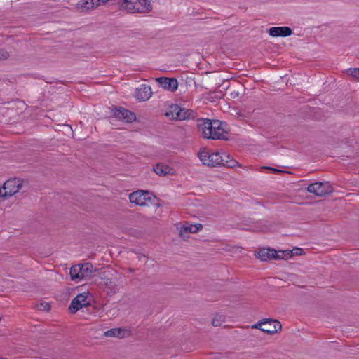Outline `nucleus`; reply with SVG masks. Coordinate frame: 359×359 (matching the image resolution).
<instances>
[{
    "mask_svg": "<svg viewBox=\"0 0 359 359\" xmlns=\"http://www.w3.org/2000/svg\"><path fill=\"white\" fill-rule=\"evenodd\" d=\"M265 321L266 322V323H267V325L261 328V331L263 332L272 334L281 329V324L278 320L265 319Z\"/></svg>",
    "mask_w": 359,
    "mask_h": 359,
    "instance_id": "4468645a",
    "label": "nucleus"
},
{
    "mask_svg": "<svg viewBox=\"0 0 359 359\" xmlns=\"http://www.w3.org/2000/svg\"><path fill=\"white\" fill-rule=\"evenodd\" d=\"M9 56V54L7 51L4 50H0V60L7 59Z\"/></svg>",
    "mask_w": 359,
    "mask_h": 359,
    "instance_id": "bb28decb",
    "label": "nucleus"
},
{
    "mask_svg": "<svg viewBox=\"0 0 359 359\" xmlns=\"http://www.w3.org/2000/svg\"><path fill=\"white\" fill-rule=\"evenodd\" d=\"M21 187L22 182L20 179H10L0 188V196L4 198L11 196L18 193Z\"/></svg>",
    "mask_w": 359,
    "mask_h": 359,
    "instance_id": "39448f33",
    "label": "nucleus"
},
{
    "mask_svg": "<svg viewBox=\"0 0 359 359\" xmlns=\"http://www.w3.org/2000/svg\"><path fill=\"white\" fill-rule=\"evenodd\" d=\"M198 156L201 163L207 166L216 167L223 165L227 168L240 167L238 161L234 160L229 154L225 151L210 152L206 149H203L198 153Z\"/></svg>",
    "mask_w": 359,
    "mask_h": 359,
    "instance_id": "f257e3e1",
    "label": "nucleus"
},
{
    "mask_svg": "<svg viewBox=\"0 0 359 359\" xmlns=\"http://www.w3.org/2000/svg\"><path fill=\"white\" fill-rule=\"evenodd\" d=\"M346 73L359 81V68H350L346 70Z\"/></svg>",
    "mask_w": 359,
    "mask_h": 359,
    "instance_id": "412c9836",
    "label": "nucleus"
},
{
    "mask_svg": "<svg viewBox=\"0 0 359 359\" xmlns=\"http://www.w3.org/2000/svg\"><path fill=\"white\" fill-rule=\"evenodd\" d=\"M37 309L42 311H48L50 309V305L48 302H41L37 305Z\"/></svg>",
    "mask_w": 359,
    "mask_h": 359,
    "instance_id": "b1692460",
    "label": "nucleus"
},
{
    "mask_svg": "<svg viewBox=\"0 0 359 359\" xmlns=\"http://www.w3.org/2000/svg\"><path fill=\"white\" fill-rule=\"evenodd\" d=\"M262 168L268 169V170H271L273 172H281V170H280L278 169H276V168H271V167H263Z\"/></svg>",
    "mask_w": 359,
    "mask_h": 359,
    "instance_id": "cd10ccee",
    "label": "nucleus"
},
{
    "mask_svg": "<svg viewBox=\"0 0 359 359\" xmlns=\"http://www.w3.org/2000/svg\"><path fill=\"white\" fill-rule=\"evenodd\" d=\"M291 252H288V250H276L273 249V259H288L291 258Z\"/></svg>",
    "mask_w": 359,
    "mask_h": 359,
    "instance_id": "aec40b11",
    "label": "nucleus"
},
{
    "mask_svg": "<svg viewBox=\"0 0 359 359\" xmlns=\"http://www.w3.org/2000/svg\"><path fill=\"white\" fill-rule=\"evenodd\" d=\"M269 33L273 37H286L292 34V30L288 27H273L269 29Z\"/></svg>",
    "mask_w": 359,
    "mask_h": 359,
    "instance_id": "2eb2a0df",
    "label": "nucleus"
},
{
    "mask_svg": "<svg viewBox=\"0 0 359 359\" xmlns=\"http://www.w3.org/2000/svg\"><path fill=\"white\" fill-rule=\"evenodd\" d=\"M95 269L90 263L76 264L71 267L69 274L73 281L79 283L90 278Z\"/></svg>",
    "mask_w": 359,
    "mask_h": 359,
    "instance_id": "f03ea898",
    "label": "nucleus"
},
{
    "mask_svg": "<svg viewBox=\"0 0 359 359\" xmlns=\"http://www.w3.org/2000/svg\"><path fill=\"white\" fill-rule=\"evenodd\" d=\"M266 323V322L265 321V319L262 320L258 322L257 323L252 325V329H259L261 330L262 327H264V326L267 325V323Z\"/></svg>",
    "mask_w": 359,
    "mask_h": 359,
    "instance_id": "a878e982",
    "label": "nucleus"
},
{
    "mask_svg": "<svg viewBox=\"0 0 359 359\" xmlns=\"http://www.w3.org/2000/svg\"><path fill=\"white\" fill-rule=\"evenodd\" d=\"M90 305V293L84 292L78 294L71 302L69 310L72 313H76L83 307H87Z\"/></svg>",
    "mask_w": 359,
    "mask_h": 359,
    "instance_id": "20e7f679",
    "label": "nucleus"
},
{
    "mask_svg": "<svg viewBox=\"0 0 359 359\" xmlns=\"http://www.w3.org/2000/svg\"><path fill=\"white\" fill-rule=\"evenodd\" d=\"M212 126V121L210 119H201L198 121V127L205 138L210 139L212 133L208 128Z\"/></svg>",
    "mask_w": 359,
    "mask_h": 359,
    "instance_id": "dca6fc26",
    "label": "nucleus"
},
{
    "mask_svg": "<svg viewBox=\"0 0 359 359\" xmlns=\"http://www.w3.org/2000/svg\"><path fill=\"white\" fill-rule=\"evenodd\" d=\"M125 333V330L120 328H114L104 332V335L107 337H123Z\"/></svg>",
    "mask_w": 359,
    "mask_h": 359,
    "instance_id": "6ab92c4d",
    "label": "nucleus"
},
{
    "mask_svg": "<svg viewBox=\"0 0 359 359\" xmlns=\"http://www.w3.org/2000/svg\"><path fill=\"white\" fill-rule=\"evenodd\" d=\"M102 279H103L104 280V284L107 287L110 289L114 292H116V287L113 280L111 278H104L102 277Z\"/></svg>",
    "mask_w": 359,
    "mask_h": 359,
    "instance_id": "4be33fe9",
    "label": "nucleus"
},
{
    "mask_svg": "<svg viewBox=\"0 0 359 359\" xmlns=\"http://www.w3.org/2000/svg\"><path fill=\"white\" fill-rule=\"evenodd\" d=\"M167 116H171V118L176 120H186L194 117V112L187 109H181L175 105L170 108L169 112H166Z\"/></svg>",
    "mask_w": 359,
    "mask_h": 359,
    "instance_id": "6e6552de",
    "label": "nucleus"
},
{
    "mask_svg": "<svg viewBox=\"0 0 359 359\" xmlns=\"http://www.w3.org/2000/svg\"><path fill=\"white\" fill-rule=\"evenodd\" d=\"M224 126L225 124L218 120L212 121V135L210 139H225L226 131Z\"/></svg>",
    "mask_w": 359,
    "mask_h": 359,
    "instance_id": "9d476101",
    "label": "nucleus"
},
{
    "mask_svg": "<svg viewBox=\"0 0 359 359\" xmlns=\"http://www.w3.org/2000/svg\"><path fill=\"white\" fill-rule=\"evenodd\" d=\"M152 95L151 87L147 85H141L136 89L135 97L140 102L148 100Z\"/></svg>",
    "mask_w": 359,
    "mask_h": 359,
    "instance_id": "ddd939ff",
    "label": "nucleus"
},
{
    "mask_svg": "<svg viewBox=\"0 0 359 359\" xmlns=\"http://www.w3.org/2000/svg\"><path fill=\"white\" fill-rule=\"evenodd\" d=\"M151 194L147 191L138 190L129 196L130 201L140 206L148 205L151 203Z\"/></svg>",
    "mask_w": 359,
    "mask_h": 359,
    "instance_id": "423d86ee",
    "label": "nucleus"
},
{
    "mask_svg": "<svg viewBox=\"0 0 359 359\" xmlns=\"http://www.w3.org/2000/svg\"><path fill=\"white\" fill-rule=\"evenodd\" d=\"M212 127L208 128V130H212Z\"/></svg>",
    "mask_w": 359,
    "mask_h": 359,
    "instance_id": "c85d7f7f",
    "label": "nucleus"
},
{
    "mask_svg": "<svg viewBox=\"0 0 359 359\" xmlns=\"http://www.w3.org/2000/svg\"><path fill=\"white\" fill-rule=\"evenodd\" d=\"M156 81L163 88L172 92L175 91L178 88V81L174 78L159 77L156 79Z\"/></svg>",
    "mask_w": 359,
    "mask_h": 359,
    "instance_id": "f8f14e48",
    "label": "nucleus"
},
{
    "mask_svg": "<svg viewBox=\"0 0 359 359\" xmlns=\"http://www.w3.org/2000/svg\"><path fill=\"white\" fill-rule=\"evenodd\" d=\"M307 191L321 196L331 193L332 187L329 182H315L308 186Z\"/></svg>",
    "mask_w": 359,
    "mask_h": 359,
    "instance_id": "0eeeda50",
    "label": "nucleus"
},
{
    "mask_svg": "<svg viewBox=\"0 0 359 359\" xmlns=\"http://www.w3.org/2000/svg\"><path fill=\"white\" fill-rule=\"evenodd\" d=\"M256 257L262 261H267L273 259V249L262 248L255 254Z\"/></svg>",
    "mask_w": 359,
    "mask_h": 359,
    "instance_id": "a211bd4d",
    "label": "nucleus"
},
{
    "mask_svg": "<svg viewBox=\"0 0 359 359\" xmlns=\"http://www.w3.org/2000/svg\"><path fill=\"white\" fill-rule=\"evenodd\" d=\"M122 9L130 13H147L152 10L149 0H120Z\"/></svg>",
    "mask_w": 359,
    "mask_h": 359,
    "instance_id": "7ed1b4c3",
    "label": "nucleus"
},
{
    "mask_svg": "<svg viewBox=\"0 0 359 359\" xmlns=\"http://www.w3.org/2000/svg\"><path fill=\"white\" fill-rule=\"evenodd\" d=\"M224 322V317L222 315H217L212 319V325L215 327L222 325Z\"/></svg>",
    "mask_w": 359,
    "mask_h": 359,
    "instance_id": "5701e85b",
    "label": "nucleus"
},
{
    "mask_svg": "<svg viewBox=\"0 0 359 359\" xmlns=\"http://www.w3.org/2000/svg\"><path fill=\"white\" fill-rule=\"evenodd\" d=\"M114 115L116 118L127 123H132L136 119V116L134 113L123 108L116 109L114 111Z\"/></svg>",
    "mask_w": 359,
    "mask_h": 359,
    "instance_id": "9b49d317",
    "label": "nucleus"
},
{
    "mask_svg": "<svg viewBox=\"0 0 359 359\" xmlns=\"http://www.w3.org/2000/svg\"><path fill=\"white\" fill-rule=\"evenodd\" d=\"M154 171L159 176H165L168 175H175L174 169L163 163H158L154 166Z\"/></svg>",
    "mask_w": 359,
    "mask_h": 359,
    "instance_id": "f3484780",
    "label": "nucleus"
},
{
    "mask_svg": "<svg viewBox=\"0 0 359 359\" xmlns=\"http://www.w3.org/2000/svg\"><path fill=\"white\" fill-rule=\"evenodd\" d=\"M202 224H192L190 223H185L183 224H178L177 228L179 231L180 236L185 239L189 236V233H195L202 229Z\"/></svg>",
    "mask_w": 359,
    "mask_h": 359,
    "instance_id": "1a4fd4ad",
    "label": "nucleus"
},
{
    "mask_svg": "<svg viewBox=\"0 0 359 359\" xmlns=\"http://www.w3.org/2000/svg\"><path fill=\"white\" fill-rule=\"evenodd\" d=\"M288 252H291L290 253L291 254V257H292L294 255H302L304 250H303V249L299 248H293L291 250H288Z\"/></svg>",
    "mask_w": 359,
    "mask_h": 359,
    "instance_id": "393cba45",
    "label": "nucleus"
}]
</instances>
